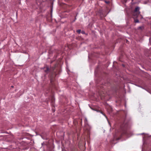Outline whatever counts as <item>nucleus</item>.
Masks as SVG:
<instances>
[{
	"instance_id": "nucleus-6",
	"label": "nucleus",
	"mask_w": 151,
	"mask_h": 151,
	"mask_svg": "<svg viewBox=\"0 0 151 151\" xmlns=\"http://www.w3.org/2000/svg\"><path fill=\"white\" fill-rule=\"evenodd\" d=\"M127 126V124H125L124 126V128H126ZM123 127V126H122V127Z\"/></svg>"
},
{
	"instance_id": "nucleus-9",
	"label": "nucleus",
	"mask_w": 151,
	"mask_h": 151,
	"mask_svg": "<svg viewBox=\"0 0 151 151\" xmlns=\"http://www.w3.org/2000/svg\"><path fill=\"white\" fill-rule=\"evenodd\" d=\"M84 122L85 123H86L87 122V119H86L85 118L84 119Z\"/></svg>"
},
{
	"instance_id": "nucleus-8",
	"label": "nucleus",
	"mask_w": 151,
	"mask_h": 151,
	"mask_svg": "<svg viewBox=\"0 0 151 151\" xmlns=\"http://www.w3.org/2000/svg\"><path fill=\"white\" fill-rule=\"evenodd\" d=\"M105 2L106 4H109V1H105Z\"/></svg>"
},
{
	"instance_id": "nucleus-2",
	"label": "nucleus",
	"mask_w": 151,
	"mask_h": 151,
	"mask_svg": "<svg viewBox=\"0 0 151 151\" xmlns=\"http://www.w3.org/2000/svg\"><path fill=\"white\" fill-rule=\"evenodd\" d=\"M139 10V8L138 7H136L134 10L132 12L133 15L135 17H137L140 13Z\"/></svg>"
},
{
	"instance_id": "nucleus-11",
	"label": "nucleus",
	"mask_w": 151,
	"mask_h": 151,
	"mask_svg": "<svg viewBox=\"0 0 151 151\" xmlns=\"http://www.w3.org/2000/svg\"><path fill=\"white\" fill-rule=\"evenodd\" d=\"M11 87H12V88H13L14 86H11Z\"/></svg>"
},
{
	"instance_id": "nucleus-13",
	"label": "nucleus",
	"mask_w": 151,
	"mask_h": 151,
	"mask_svg": "<svg viewBox=\"0 0 151 151\" xmlns=\"http://www.w3.org/2000/svg\"><path fill=\"white\" fill-rule=\"evenodd\" d=\"M101 113L102 114H103V115H104L105 116V115H104V114H103L102 112H101Z\"/></svg>"
},
{
	"instance_id": "nucleus-1",
	"label": "nucleus",
	"mask_w": 151,
	"mask_h": 151,
	"mask_svg": "<svg viewBox=\"0 0 151 151\" xmlns=\"http://www.w3.org/2000/svg\"><path fill=\"white\" fill-rule=\"evenodd\" d=\"M44 71L46 73H50L49 76L50 82H52L55 80L56 76L61 72L60 67L58 64L56 63L54 66L51 67L50 69L48 67L46 66L44 68Z\"/></svg>"
},
{
	"instance_id": "nucleus-3",
	"label": "nucleus",
	"mask_w": 151,
	"mask_h": 151,
	"mask_svg": "<svg viewBox=\"0 0 151 151\" xmlns=\"http://www.w3.org/2000/svg\"><path fill=\"white\" fill-rule=\"evenodd\" d=\"M108 84V83H105V84L104 85V84H103L102 85V86H100V88H101V89H103L104 88H105V87H106Z\"/></svg>"
},
{
	"instance_id": "nucleus-4",
	"label": "nucleus",
	"mask_w": 151,
	"mask_h": 151,
	"mask_svg": "<svg viewBox=\"0 0 151 151\" xmlns=\"http://www.w3.org/2000/svg\"><path fill=\"white\" fill-rule=\"evenodd\" d=\"M77 32H78L79 34H80L81 33V30L79 29V30H77Z\"/></svg>"
},
{
	"instance_id": "nucleus-10",
	"label": "nucleus",
	"mask_w": 151,
	"mask_h": 151,
	"mask_svg": "<svg viewBox=\"0 0 151 151\" xmlns=\"http://www.w3.org/2000/svg\"><path fill=\"white\" fill-rule=\"evenodd\" d=\"M81 33L83 34H84L85 33V32L83 31H82L81 32Z\"/></svg>"
},
{
	"instance_id": "nucleus-5",
	"label": "nucleus",
	"mask_w": 151,
	"mask_h": 151,
	"mask_svg": "<svg viewBox=\"0 0 151 151\" xmlns=\"http://www.w3.org/2000/svg\"><path fill=\"white\" fill-rule=\"evenodd\" d=\"M134 22H135V23H137V22H139V21L138 19H135L134 20Z\"/></svg>"
},
{
	"instance_id": "nucleus-12",
	"label": "nucleus",
	"mask_w": 151,
	"mask_h": 151,
	"mask_svg": "<svg viewBox=\"0 0 151 151\" xmlns=\"http://www.w3.org/2000/svg\"><path fill=\"white\" fill-rule=\"evenodd\" d=\"M81 124H82V119L81 120Z\"/></svg>"
},
{
	"instance_id": "nucleus-7",
	"label": "nucleus",
	"mask_w": 151,
	"mask_h": 151,
	"mask_svg": "<svg viewBox=\"0 0 151 151\" xmlns=\"http://www.w3.org/2000/svg\"><path fill=\"white\" fill-rule=\"evenodd\" d=\"M52 102L53 103L54 102V99L53 97H52Z\"/></svg>"
}]
</instances>
